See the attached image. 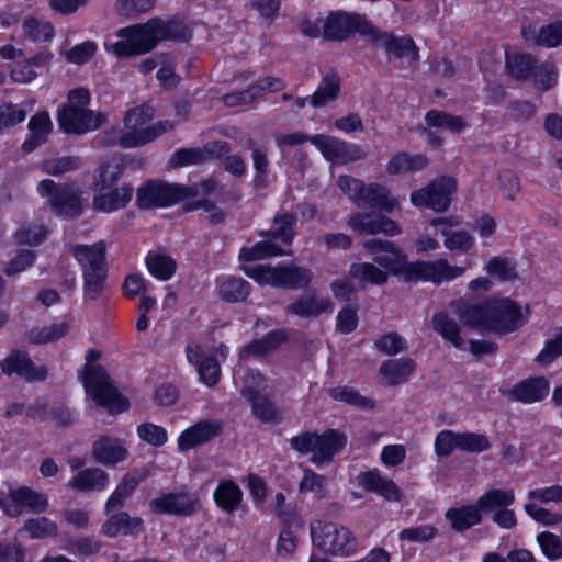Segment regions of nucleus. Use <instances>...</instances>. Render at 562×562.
<instances>
[{
	"label": "nucleus",
	"mask_w": 562,
	"mask_h": 562,
	"mask_svg": "<svg viewBox=\"0 0 562 562\" xmlns=\"http://www.w3.org/2000/svg\"><path fill=\"white\" fill-rule=\"evenodd\" d=\"M362 246L372 256L373 262H352L348 276L364 284L384 285L391 274L407 283L430 282L440 285L462 277L467 271L462 266L450 265L446 258L409 261L407 254L393 240L370 238Z\"/></svg>",
	"instance_id": "f257e3e1"
},
{
	"label": "nucleus",
	"mask_w": 562,
	"mask_h": 562,
	"mask_svg": "<svg viewBox=\"0 0 562 562\" xmlns=\"http://www.w3.org/2000/svg\"><path fill=\"white\" fill-rule=\"evenodd\" d=\"M114 35L120 40H105L104 49L108 54L124 60L146 55L161 42L189 43L193 38V30L179 15H172L167 20L155 16L144 23L120 27Z\"/></svg>",
	"instance_id": "f03ea898"
},
{
	"label": "nucleus",
	"mask_w": 562,
	"mask_h": 562,
	"mask_svg": "<svg viewBox=\"0 0 562 562\" xmlns=\"http://www.w3.org/2000/svg\"><path fill=\"white\" fill-rule=\"evenodd\" d=\"M456 313L471 329L506 335L525 324L521 305L510 297H487L479 303H460Z\"/></svg>",
	"instance_id": "7ed1b4c3"
},
{
	"label": "nucleus",
	"mask_w": 562,
	"mask_h": 562,
	"mask_svg": "<svg viewBox=\"0 0 562 562\" xmlns=\"http://www.w3.org/2000/svg\"><path fill=\"white\" fill-rule=\"evenodd\" d=\"M100 358V350L91 348L87 351L86 363L80 371L85 392L97 406L106 408L111 414L124 413L130 409V401L112 383L105 368L94 363Z\"/></svg>",
	"instance_id": "20e7f679"
},
{
	"label": "nucleus",
	"mask_w": 562,
	"mask_h": 562,
	"mask_svg": "<svg viewBox=\"0 0 562 562\" xmlns=\"http://www.w3.org/2000/svg\"><path fill=\"white\" fill-rule=\"evenodd\" d=\"M71 255L82 271L85 299L97 301L105 289L109 274L105 243L77 244L71 248Z\"/></svg>",
	"instance_id": "39448f33"
},
{
	"label": "nucleus",
	"mask_w": 562,
	"mask_h": 562,
	"mask_svg": "<svg viewBox=\"0 0 562 562\" xmlns=\"http://www.w3.org/2000/svg\"><path fill=\"white\" fill-rule=\"evenodd\" d=\"M347 445V437L337 429L318 435L305 430L290 439V447L300 454L312 453L311 462L317 467L330 462Z\"/></svg>",
	"instance_id": "423d86ee"
},
{
	"label": "nucleus",
	"mask_w": 562,
	"mask_h": 562,
	"mask_svg": "<svg viewBox=\"0 0 562 562\" xmlns=\"http://www.w3.org/2000/svg\"><path fill=\"white\" fill-rule=\"evenodd\" d=\"M194 195L189 186L149 179L137 188L136 204L139 210L167 209Z\"/></svg>",
	"instance_id": "0eeeda50"
},
{
	"label": "nucleus",
	"mask_w": 562,
	"mask_h": 562,
	"mask_svg": "<svg viewBox=\"0 0 562 562\" xmlns=\"http://www.w3.org/2000/svg\"><path fill=\"white\" fill-rule=\"evenodd\" d=\"M318 531L311 525L313 544L318 549L335 557H350L358 551L356 536L346 527L334 522L318 521Z\"/></svg>",
	"instance_id": "6e6552de"
},
{
	"label": "nucleus",
	"mask_w": 562,
	"mask_h": 562,
	"mask_svg": "<svg viewBox=\"0 0 562 562\" xmlns=\"http://www.w3.org/2000/svg\"><path fill=\"white\" fill-rule=\"evenodd\" d=\"M504 504L503 494L497 491H486L475 504H467L450 507L445 513V518L456 532H464L482 522V513H491L492 508Z\"/></svg>",
	"instance_id": "1a4fd4ad"
},
{
	"label": "nucleus",
	"mask_w": 562,
	"mask_h": 562,
	"mask_svg": "<svg viewBox=\"0 0 562 562\" xmlns=\"http://www.w3.org/2000/svg\"><path fill=\"white\" fill-rule=\"evenodd\" d=\"M372 26L373 23L359 13L330 11L323 22V38L341 43L355 34L369 37Z\"/></svg>",
	"instance_id": "9d476101"
},
{
	"label": "nucleus",
	"mask_w": 562,
	"mask_h": 562,
	"mask_svg": "<svg viewBox=\"0 0 562 562\" xmlns=\"http://www.w3.org/2000/svg\"><path fill=\"white\" fill-rule=\"evenodd\" d=\"M56 121L63 133L80 136L99 130L106 122V115L88 108L60 104Z\"/></svg>",
	"instance_id": "9b49d317"
},
{
	"label": "nucleus",
	"mask_w": 562,
	"mask_h": 562,
	"mask_svg": "<svg viewBox=\"0 0 562 562\" xmlns=\"http://www.w3.org/2000/svg\"><path fill=\"white\" fill-rule=\"evenodd\" d=\"M457 191V181L449 176H441L431 180L425 187L411 193V203L416 207H424L437 213L446 212Z\"/></svg>",
	"instance_id": "f8f14e48"
},
{
	"label": "nucleus",
	"mask_w": 562,
	"mask_h": 562,
	"mask_svg": "<svg viewBox=\"0 0 562 562\" xmlns=\"http://www.w3.org/2000/svg\"><path fill=\"white\" fill-rule=\"evenodd\" d=\"M37 190L42 196L49 198V205L55 215L66 220H75L82 215L81 198L68 184L44 179L38 183Z\"/></svg>",
	"instance_id": "ddd939ff"
},
{
	"label": "nucleus",
	"mask_w": 562,
	"mask_h": 562,
	"mask_svg": "<svg viewBox=\"0 0 562 562\" xmlns=\"http://www.w3.org/2000/svg\"><path fill=\"white\" fill-rule=\"evenodd\" d=\"M148 507L154 515L191 517L201 510L202 501L199 495L186 491L162 492L149 501Z\"/></svg>",
	"instance_id": "4468645a"
},
{
	"label": "nucleus",
	"mask_w": 562,
	"mask_h": 562,
	"mask_svg": "<svg viewBox=\"0 0 562 562\" xmlns=\"http://www.w3.org/2000/svg\"><path fill=\"white\" fill-rule=\"evenodd\" d=\"M48 507L47 496L29 486L12 488L9 494L0 492V508L11 518L21 516L25 508L31 513L42 514Z\"/></svg>",
	"instance_id": "2eb2a0df"
},
{
	"label": "nucleus",
	"mask_w": 562,
	"mask_h": 562,
	"mask_svg": "<svg viewBox=\"0 0 562 562\" xmlns=\"http://www.w3.org/2000/svg\"><path fill=\"white\" fill-rule=\"evenodd\" d=\"M312 145L331 164L346 165L366 159L368 156V151L359 144L325 134L313 135Z\"/></svg>",
	"instance_id": "dca6fc26"
},
{
	"label": "nucleus",
	"mask_w": 562,
	"mask_h": 562,
	"mask_svg": "<svg viewBox=\"0 0 562 562\" xmlns=\"http://www.w3.org/2000/svg\"><path fill=\"white\" fill-rule=\"evenodd\" d=\"M369 41L374 45L380 44L390 60L408 58L411 64L416 65L420 59L419 47L411 35H396L373 24Z\"/></svg>",
	"instance_id": "f3484780"
},
{
	"label": "nucleus",
	"mask_w": 562,
	"mask_h": 562,
	"mask_svg": "<svg viewBox=\"0 0 562 562\" xmlns=\"http://www.w3.org/2000/svg\"><path fill=\"white\" fill-rule=\"evenodd\" d=\"M0 369L3 374H13L26 382H43L47 379L48 371L45 366H36L25 350L12 349L9 355L0 360Z\"/></svg>",
	"instance_id": "a211bd4d"
},
{
	"label": "nucleus",
	"mask_w": 562,
	"mask_h": 562,
	"mask_svg": "<svg viewBox=\"0 0 562 562\" xmlns=\"http://www.w3.org/2000/svg\"><path fill=\"white\" fill-rule=\"evenodd\" d=\"M502 393L510 402L526 405L539 403L550 394V381L544 375L528 376Z\"/></svg>",
	"instance_id": "6ab92c4d"
},
{
	"label": "nucleus",
	"mask_w": 562,
	"mask_h": 562,
	"mask_svg": "<svg viewBox=\"0 0 562 562\" xmlns=\"http://www.w3.org/2000/svg\"><path fill=\"white\" fill-rule=\"evenodd\" d=\"M223 432V424L216 419H202L181 431L177 439L178 449L187 452L211 442Z\"/></svg>",
	"instance_id": "aec40b11"
},
{
	"label": "nucleus",
	"mask_w": 562,
	"mask_h": 562,
	"mask_svg": "<svg viewBox=\"0 0 562 562\" xmlns=\"http://www.w3.org/2000/svg\"><path fill=\"white\" fill-rule=\"evenodd\" d=\"M127 156H114L99 161L92 175V189L102 192L115 187L125 173Z\"/></svg>",
	"instance_id": "412c9836"
},
{
	"label": "nucleus",
	"mask_w": 562,
	"mask_h": 562,
	"mask_svg": "<svg viewBox=\"0 0 562 562\" xmlns=\"http://www.w3.org/2000/svg\"><path fill=\"white\" fill-rule=\"evenodd\" d=\"M359 485L368 493H374L387 502H401L403 492L390 477L383 476L379 469L361 472L358 475Z\"/></svg>",
	"instance_id": "4be33fe9"
},
{
	"label": "nucleus",
	"mask_w": 562,
	"mask_h": 562,
	"mask_svg": "<svg viewBox=\"0 0 562 562\" xmlns=\"http://www.w3.org/2000/svg\"><path fill=\"white\" fill-rule=\"evenodd\" d=\"M134 195L131 183L112 187L99 192L92 199V207L95 212L111 214L127 207Z\"/></svg>",
	"instance_id": "5701e85b"
},
{
	"label": "nucleus",
	"mask_w": 562,
	"mask_h": 562,
	"mask_svg": "<svg viewBox=\"0 0 562 562\" xmlns=\"http://www.w3.org/2000/svg\"><path fill=\"white\" fill-rule=\"evenodd\" d=\"M145 530V521L138 516H131L127 512L121 510L111 514L102 524L100 532L108 538H116L119 536L137 537Z\"/></svg>",
	"instance_id": "b1692460"
},
{
	"label": "nucleus",
	"mask_w": 562,
	"mask_h": 562,
	"mask_svg": "<svg viewBox=\"0 0 562 562\" xmlns=\"http://www.w3.org/2000/svg\"><path fill=\"white\" fill-rule=\"evenodd\" d=\"M521 37L539 47L557 48L562 46V19L541 25L538 30L530 23L521 27Z\"/></svg>",
	"instance_id": "393cba45"
},
{
	"label": "nucleus",
	"mask_w": 562,
	"mask_h": 562,
	"mask_svg": "<svg viewBox=\"0 0 562 562\" xmlns=\"http://www.w3.org/2000/svg\"><path fill=\"white\" fill-rule=\"evenodd\" d=\"M217 297L227 304L246 303L252 285L239 276H220L215 280Z\"/></svg>",
	"instance_id": "a878e982"
},
{
	"label": "nucleus",
	"mask_w": 562,
	"mask_h": 562,
	"mask_svg": "<svg viewBox=\"0 0 562 562\" xmlns=\"http://www.w3.org/2000/svg\"><path fill=\"white\" fill-rule=\"evenodd\" d=\"M91 452L95 462L105 467H114L128 456L127 449L119 438L105 435L93 441Z\"/></svg>",
	"instance_id": "bb28decb"
},
{
	"label": "nucleus",
	"mask_w": 562,
	"mask_h": 562,
	"mask_svg": "<svg viewBox=\"0 0 562 562\" xmlns=\"http://www.w3.org/2000/svg\"><path fill=\"white\" fill-rule=\"evenodd\" d=\"M29 135L22 143V150L32 153L48 139V135L53 131V122L48 112L43 111L31 116L29 124Z\"/></svg>",
	"instance_id": "cd10ccee"
},
{
	"label": "nucleus",
	"mask_w": 562,
	"mask_h": 562,
	"mask_svg": "<svg viewBox=\"0 0 562 562\" xmlns=\"http://www.w3.org/2000/svg\"><path fill=\"white\" fill-rule=\"evenodd\" d=\"M314 274L311 269L290 265H278L276 289L300 290L311 285Z\"/></svg>",
	"instance_id": "c85d7f7f"
},
{
	"label": "nucleus",
	"mask_w": 562,
	"mask_h": 562,
	"mask_svg": "<svg viewBox=\"0 0 562 562\" xmlns=\"http://www.w3.org/2000/svg\"><path fill=\"white\" fill-rule=\"evenodd\" d=\"M396 204V199L391 195V192L386 187L376 182H371L369 184L364 183L357 205L363 207L369 206L379 211L392 213Z\"/></svg>",
	"instance_id": "c756f323"
},
{
	"label": "nucleus",
	"mask_w": 562,
	"mask_h": 562,
	"mask_svg": "<svg viewBox=\"0 0 562 562\" xmlns=\"http://www.w3.org/2000/svg\"><path fill=\"white\" fill-rule=\"evenodd\" d=\"M289 341L285 328L268 331L261 338H255L243 347V351L254 357H265Z\"/></svg>",
	"instance_id": "7c9ffc66"
},
{
	"label": "nucleus",
	"mask_w": 562,
	"mask_h": 562,
	"mask_svg": "<svg viewBox=\"0 0 562 562\" xmlns=\"http://www.w3.org/2000/svg\"><path fill=\"white\" fill-rule=\"evenodd\" d=\"M341 91V79L335 70L326 72L313 94L310 97V104L314 109L324 108L329 102L338 99Z\"/></svg>",
	"instance_id": "2f4dec72"
},
{
	"label": "nucleus",
	"mask_w": 562,
	"mask_h": 562,
	"mask_svg": "<svg viewBox=\"0 0 562 562\" xmlns=\"http://www.w3.org/2000/svg\"><path fill=\"white\" fill-rule=\"evenodd\" d=\"M241 395L251 406V412L256 418L263 423H272L277 419V408L268 394L261 393L255 386H246Z\"/></svg>",
	"instance_id": "473e14b6"
},
{
	"label": "nucleus",
	"mask_w": 562,
	"mask_h": 562,
	"mask_svg": "<svg viewBox=\"0 0 562 562\" xmlns=\"http://www.w3.org/2000/svg\"><path fill=\"white\" fill-rule=\"evenodd\" d=\"M334 304L329 299H317L314 295L301 296L286 306V314L304 318L317 317L324 313H331Z\"/></svg>",
	"instance_id": "72a5a7b5"
},
{
	"label": "nucleus",
	"mask_w": 562,
	"mask_h": 562,
	"mask_svg": "<svg viewBox=\"0 0 562 562\" xmlns=\"http://www.w3.org/2000/svg\"><path fill=\"white\" fill-rule=\"evenodd\" d=\"M109 474L99 468L79 471L67 483V487L79 492L104 491L109 485Z\"/></svg>",
	"instance_id": "f704fd0d"
},
{
	"label": "nucleus",
	"mask_w": 562,
	"mask_h": 562,
	"mask_svg": "<svg viewBox=\"0 0 562 562\" xmlns=\"http://www.w3.org/2000/svg\"><path fill=\"white\" fill-rule=\"evenodd\" d=\"M243 491L233 480H222L213 492L215 505L225 513L233 514L243 502Z\"/></svg>",
	"instance_id": "c9c22d12"
},
{
	"label": "nucleus",
	"mask_w": 562,
	"mask_h": 562,
	"mask_svg": "<svg viewBox=\"0 0 562 562\" xmlns=\"http://www.w3.org/2000/svg\"><path fill=\"white\" fill-rule=\"evenodd\" d=\"M537 58L530 53H516L506 55L505 68L507 75L518 81H526L537 77Z\"/></svg>",
	"instance_id": "e433bc0d"
},
{
	"label": "nucleus",
	"mask_w": 562,
	"mask_h": 562,
	"mask_svg": "<svg viewBox=\"0 0 562 562\" xmlns=\"http://www.w3.org/2000/svg\"><path fill=\"white\" fill-rule=\"evenodd\" d=\"M428 164L429 160L424 154L398 151L389 159L386 171L390 176H397L405 172H418L424 170Z\"/></svg>",
	"instance_id": "4c0bfd02"
},
{
	"label": "nucleus",
	"mask_w": 562,
	"mask_h": 562,
	"mask_svg": "<svg viewBox=\"0 0 562 562\" xmlns=\"http://www.w3.org/2000/svg\"><path fill=\"white\" fill-rule=\"evenodd\" d=\"M146 476V473H142L138 476H135L131 473L124 474L121 482L108 497L104 506V513L111 514L112 512L123 507L126 499L135 492L139 483Z\"/></svg>",
	"instance_id": "58836bf2"
},
{
	"label": "nucleus",
	"mask_w": 562,
	"mask_h": 562,
	"mask_svg": "<svg viewBox=\"0 0 562 562\" xmlns=\"http://www.w3.org/2000/svg\"><path fill=\"white\" fill-rule=\"evenodd\" d=\"M431 326L443 340L450 342L454 348H463L464 339L461 336V326L446 311H439L431 316Z\"/></svg>",
	"instance_id": "ea45409f"
},
{
	"label": "nucleus",
	"mask_w": 562,
	"mask_h": 562,
	"mask_svg": "<svg viewBox=\"0 0 562 562\" xmlns=\"http://www.w3.org/2000/svg\"><path fill=\"white\" fill-rule=\"evenodd\" d=\"M415 369V361L412 358L403 357L383 361L379 373L387 380L389 385L394 386L405 382Z\"/></svg>",
	"instance_id": "a19ab883"
},
{
	"label": "nucleus",
	"mask_w": 562,
	"mask_h": 562,
	"mask_svg": "<svg viewBox=\"0 0 562 562\" xmlns=\"http://www.w3.org/2000/svg\"><path fill=\"white\" fill-rule=\"evenodd\" d=\"M490 491H497L503 494L504 504H499L492 508V520L502 529H513L517 526V518L515 512L508 507L515 503L514 490L491 488Z\"/></svg>",
	"instance_id": "79ce46f5"
},
{
	"label": "nucleus",
	"mask_w": 562,
	"mask_h": 562,
	"mask_svg": "<svg viewBox=\"0 0 562 562\" xmlns=\"http://www.w3.org/2000/svg\"><path fill=\"white\" fill-rule=\"evenodd\" d=\"M145 265L149 274L158 281L170 280L177 271L176 260L166 254L149 252L145 258Z\"/></svg>",
	"instance_id": "37998d69"
},
{
	"label": "nucleus",
	"mask_w": 562,
	"mask_h": 562,
	"mask_svg": "<svg viewBox=\"0 0 562 562\" xmlns=\"http://www.w3.org/2000/svg\"><path fill=\"white\" fill-rule=\"evenodd\" d=\"M284 251L280 245L272 240H260L251 247H241L238 258L243 262H254L267 258L283 256Z\"/></svg>",
	"instance_id": "c03bdc74"
},
{
	"label": "nucleus",
	"mask_w": 562,
	"mask_h": 562,
	"mask_svg": "<svg viewBox=\"0 0 562 562\" xmlns=\"http://www.w3.org/2000/svg\"><path fill=\"white\" fill-rule=\"evenodd\" d=\"M425 123L428 127H445L456 134L462 133L469 126L462 116L436 109L426 112Z\"/></svg>",
	"instance_id": "a18cd8bd"
},
{
	"label": "nucleus",
	"mask_w": 562,
	"mask_h": 562,
	"mask_svg": "<svg viewBox=\"0 0 562 562\" xmlns=\"http://www.w3.org/2000/svg\"><path fill=\"white\" fill-rule=\"evenodd\" d=\"M69 331V325L65 322L54 323L48 326H34L30 329L27 338L33 345H47L64 338Z\"/></svg>",
	"instance_id": "49530a36"
},
{
	"label": "nucleus",
	"mask_w": 562,
	"mask_h": 562,
	"mask_svg": "<svg viewBox=\"0 0 562 562\" xmlns=\"http://www.w3.org/2000/svg\"><path fill=\"white\" fill-rule=\"evenodd\" d=\"M484 270L488 277L499 282L514 281L518 277L515 261L502 256L490 258Z\"/></svg>",
	"instance_id": "de8ad7c7"
},
{
	"label": "nucleus",
	"mask_w": 562,
	"mask_h": 562,
	"mask_svg": "<svg viewBox=\"0 0 562 562\" xmlns=\"http://www.w3.org/2000/svg\"><path fill=\"white\" fill-rule=\"evenodd\" d=\"M158 59L160 63V67L156 74L157 80L165 90L176 89L181 82L180 76L176 72V57H173L169 53H161L158 56Z\"/></svg>",
	"instance_id": "09e8293b"
},
{
	"label": "nucleus",
	"mask_w": 562,
	"mask_h": 562,
	"mask_svg": "<svg viewBox=\"0 0 562 562\" xmlns=\"http://www.w3.org/2000/svg\"><path fill=\"white\" fill-rule=\"evenodd\" d=\"M272 223L274 225V239H278L286 246L292 245L296 236V214L291 212L277 213Z\"/></svg>",
	"instance_id": "8fccbe9b"
},
{
	"label": "nucleus",
	"mask_w": 562,
	"mask_h": 562,
	"mask_svg": "<svg viewBox=\"0 0 562 562\" xmlns=\"http://www.w3.org/2000/svg\"><path fill=\"white\" fill-rule=\"evenodd\" d=\"M329 396L337 402L346 403L358 408L373 409L375 407L374 400L366 397L352 386H336L329 390Z\"/></svg>",
	"instance_id": "3c124183"
},
{
	"label": "nucleus",
	"mask_w": 562,
	"mask_h": 562,
	"mask_svg": "<svg viewBox=\"0 0 562 562\" xmlns=\"http://www.w3.org/2000/svg\"><path fill=\"white\" fill-rule=\"evenodd\" d=\"M27 110L22 104L4 101L0 104V133L25 121Z\"/></svg>",
	"instance_id": "603ef678"
},
{
	"label": "nucleus",
	"mask_w": 562,
	"mask_h": 562,
	"mask_svg": "<svg viewBox=\"0 0 562 562\" xmlns=\"http://www.w3.org/2000/svg\"><path fill=\"white\" fill-rule=\"evenodd\" d=\"M22 530L29 532L30 539H45L55 537L58 532V527L55 521L42 516L25 520Z\"/></svg>",
	"instance_id": "864d4df0"
},
{
	"label": "nucleus",
	"mask_w": 562,
	"mask_h": 562,
	"mask_svg": "<svg viewBox=\"0 0 562 562\" xmlns=\"http://www.w3.org/2000/svg\"><path fill=\"white\" fill-rule=\"evenodd\" d=\"M460 451L468 453H482L491 449L492 443L485 434L474 431L459 432Z\"/></svg>",
	"instance_id": "5fc2aeb1"
},
{
	"label": "nucleus",
	"mask_w": 562,
	"mask_h": 562,
	"mask_svg": "<svg viewBox=\"0 0 562 562\" xmlns=\"http://www.w3.org/2000/svg\"><path fill=\"white\" fill-rule=\"evenodd\" d=\"M299 490L301 493H312L316 499H323L327 494L326 477L311 469H305Z\"/></svg>",
	"instance_id": "6e6d98bb"
},
{
	"label": "nucleus",
	"mask_w": 562,
	"mask_h": 562,
	"mask_svg": "<svg viewBox=\"0 0 562 562\" xmlns=\"http://www.w3.org/2000/svg\"><path fill=\"white\" fill-rule=\"evenodd\" d=\"M136 434L142 441L156 448L162 447L168 441L167 430L151 422L139 424Z\"/></svg>",
	"instance_id": "4d7b16f0"
},
{
	"label": "nucleus",
	"mask_w": 562,
	"mask_h": 562,
	"mask_svg": "<svg viewBox=\"0 0 562 562\" xmlns=\"http://www.w3.org/2000/svg\"><path fill=\"white\" fill-rule=\"evenodd\" d=\"M36 261V254L30 249H20L13 258H11L3 268V273L7 277H14L26 269L34 266Z\"/></svg>",
	"instance_id": "13d9d810"
},
{
	"label": "nucleus",
	"mask_w": 562,
	"mask_h": 562,
	"mask_svg": "<svg viewBox=\"0 0 562 562\" xmlns=\"http://www.w3.org/2000/svg\"><path fill=\"white\" fill-rule=\"evenodd\" d=\"M102 549V542L93 540L91 537L81 536L70 539L66 546V550L79 558L91 557L98 554Z\"/></svg>",
	"instance_id": "bf43d9fd"
},
{
	"label": "nucleus",
	"mask_w": 562,
	"mask_h": 562,
	"mask_svg": "<svg viewBox=\"0 0 562 562\" xmlns=\"http://www.w3.org/2000/svg\"><path fill=\"white\" fill-rule=\"evenodd\" d=\"M562 356V327L552 339L546 340L543 348L536 356L535 362L547 367Z\"/></svg>",
	"instance_id": "052dcab7"
},
{
	"label": "nucleus",
	"mask_w": 562,
	"mask_h": 562,
	"mask_svg": "<svg viewBox=\"0 0 562 562\" xmlns=\"http://www.w3.org/2000/svg\"><path fill=\"white\" fill-rule=\"evenodd\" d=\"M157 0H116L115 10L121 16L134 19L149 12Z\"/></svg>",
	"instance_id": "680f3d73"
},
{
	"label": "nucleus",
	"mask_w": 562,
	"mask_h": 562,
	"mask_svg": "<svg viewBox=\"0 0 562 562\" xmlns=\"http://www.w3.org/2000/svg\"><path fill=\"white\" fill-rule=\"evenodd\" d=\"M82 166V160L78 156H61L48 159L44 162V170L50 176H60L63 173L78 170Z\"/></svg>",
	"instance_id": "e2e57ef3"
},
{
	"label": "nucleus",
	"mask_w": 562,
	"mask_h": 562,
	"mask_svg": "<svg viewBox=\"0 0 562 562\" xmlns=\"http://www.w3.org/2000/svg\"><path fill=\"white\" fill-rule=\"evenodd\" d=\"M434 448L439 458L449 457L454 449L460 450L459 432L450 429L440 430L436 435Z\"/></svg>",
	"instance_id": "0e129e2a"
},
{
	"label": "nucleus",
	"mask_w": 562,
	"mask_h": 562,
	"mask_svg": "<svg viewBox=\"0 0 562 562\" xmlns=\"http://www.w3.org/2000/svg\"><path fill=\"white\" fill-rule=\"evenodd\" d=\"M204 162L201 147H182L177 149L170 157V165L173 168H182Z\"/></svg>",
	"instance_id": "69168bd1"
},
{
	"label": "nucleus",
	"mask_w": 562,
	"mask_h": 562,
	"mask_svg": "<svg viewBox=\"0 0 562 562\" xmlns=\"http://www.w3.org/2000/svg\"><path fill=\"white\" fill-rule=\"evenodd\" d=\"M348 226L358 235H375L378 215L356 212L347 221Z\"/></svg>",
	"instance_id": "338daca9"
},
{
	"label": "nucleus",
	"mask_w": 562,
	"mask_h": 562,
	"mask_svg": "<svg viewBox=\"0 0 562 562\" xmlns=\"http://www.w3.org/2000/svg\"><path fill=\"white\" fill-rule=\"evenodd\" d=\"M537 541L547 559L554 561L562 558V540L559 536L542 531L537 536Z\"/></svg>",
	"instance_id": "774afa93"
}]
</instances>
